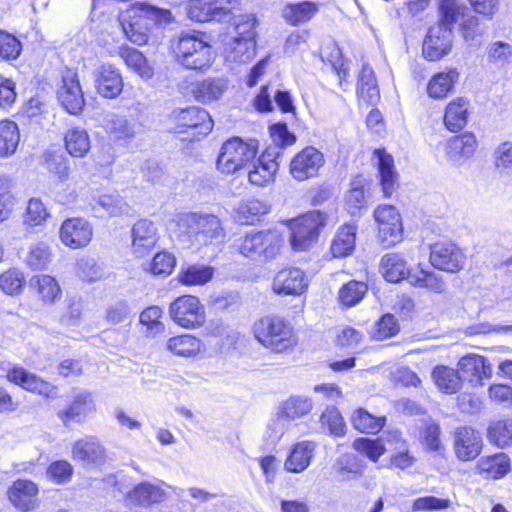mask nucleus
<instances>
[{
    "instance_id": "nucleus-18",
    "label": "nucleus",
    "mask_w": 512,
    "mask_h": 512,
    "mask_svg": "<svg viewBox=\"0 0 512 512\" xmlns=\"http://www.w3.org/2000/svg\"><path fill=\"white\" fill-rule=\"evenodd\" d=\"M461 377L467 380L472 386H482L485 380L492 376V366L483 356L478 354H467L458 362Z\"/></svg>"
},
{
    "instance_id": "nucleus-8",
    "label": "nucleus",
    "mask_w": 512,
    "mask_h": 512,
    "mask_svg": "<svg viewBox=\"0 0 512 512\" xmlns=\"http://www.w3.org/2000/svg\"><path fill=\"white\" fill-rule=\"evenodd\" d=\"M171 319L185 329H196L206 321L205 307L196 296L184 295L175 299L169 306Z\"/></svg>"
},
{
    "instance_id": "nucleus-26",
    "label": "nucleus",
    "mask_w": 512,
    "mask_h": 512,
    "mask_svg": "<svg viewBox=\"0 0 512 512\" xmlns=\"http://www.w3.org/2000/svg\"><path fill=\"white\" fill-rule=\"evenodd\" d=\"M38 488L29 480H17L8 490L10 502L19 510L29 511L34 508Z\"/></svg>"
},
{
    "instance_id": "nucleus-44",
    "label": "nucleus",
    "mask_w": 512,
    "mask_h": 512,
    "mask_svg": "<svg viewBox=\"0 0 512 512\" xmlns=\"http://www.w3.org/2000/svg\"><path fill=\"white\" fill-rule=\"evenodd\" d=\"M221 8L214 6L213 0H191L188 8V16L197 22L221 21L219 12Z\"/></svg>"
},
{
    "instance_id": "nucleus-60",
    "label": "nucleus",
    "mask_w": 512,
    "mask_h": 512,
    "mask_svg": "<svg viewBox=\"0 0 512 512\" xmlns=\"http://www.w3.org/2000/svg\"><path fill=\"white\" fill-rule=\"evenodd\" d=\"M25 284L23 273L17 269H10L0 275V288L9 295L18 294Z\"/></svg>"
},
{
    "instance_id": "nucleus-9",
    "label": "nucleus",
    "mask_w": 512,
    "mask_h": 512,
    "mask_svg": "<svg viewBox=\"0 0 512 512\" xmlns=\"http://www.w3.org/2000/svg\"><path fill=\"white\" fill-rule=\"evenodd\" d=\"M378 223V237L385 247H391L400 241L402 223L400 214L392 205H380L374 212Z\"/></svg>"
},
{
    "instance_id": "nucleus-29",
    "label": "nucleus",
    "mask_w": 512,
    "mask_h": 512,
    "mask_svg": "<svg viewBox=\"0 0 512 512\" xmlns=\"http://www.w3.org/2000/svg\"><path fill=\"white\" fill-rule=\"evenodd\" d=\"M165 497V491L159 485L150 482H141L127 493L130 503L141 507L160 503Z\"/></svg>"
},
{
    "instance_id": "nucleus-39",
    "label": "nucleus",
    "mask_w": 512,
    "mask_h": 512,
    "mask_svg": "<svg viewBox=\"0 0 512 512\" xmlns=\"http://www.w3.org/2000/svg\"><path fill=\"white\" fill-rule=\"evenodd\" d=\"M256 51V43L253 39L233 38L228 43L226 58L229 61L236 63H246L253 59Z\"/></svg>"
},
{
    "instance_id": "nucleus-19",
    "label": "nucleus",
    "mask_w": 512,
    "mask_h": 512,
    "mask_svg": "<svg viewBox=\"0 0 512 512\" xmlns=\"http://www.w3.org/2000/svg\"><path fill=\"white\" fill-rule=\"evenodd\" d=\"M312 409V403L305 397H290L279 407L277 419L269 426L274 430V437L280 438L284 434V420H295L301 418Z\"/></svg>"
},
{
    "instance_id": "nucleus-14",
    "label": "nucleus",
    "mask_w": 512,
    "mask_h": 512,
    "mask_svg": "<svg viewBox=\"0 0 512 512\" xmlns=\"http://www.w3.org/2000/svg\"><path fill=\"white\" fill-rule=\"evenodd\" d=\"M7 379L21 386L23 389L37 393L46 398H57L58 388L50 382L44 381L37 375L28 372L22 367L14 366L7 372Z\"/></svg>"
},
{
    "instance_id": "nucleus-15",
    "label": "nucleus",
    "mask_w": 512,
    "mask_h": 512,
    "mask_svg": "<svg viewBox=\"0 0 512 512\" xmlns=\"http://www.w3.org/2000/svg\"><path fill=\"white\" fill-rule=\"evenodd\" d=\"M59 236L65 246L78 249L90 243L93 229L91 224L83 218H69L62 223Z\"/></svg>"
},
{
    "instance_id": "nucleus-55",
    "label": "nucleus",
    "mask_w": 512,
    "mask_h": 512,
    "mask_svg": "<svg viewBox=\"0 0 512 512\" xmlns=\"http://www.w3.org/2000/svg\"><path fill=\"white\" fill-rule=\"evenodd\" d=\"M399 329L395 316L385 314L372 326L369 333L374 340L381 341L395 336Z\"/></svg>"
},
{
    "instance_id": "nucleus-34",
    "label": "nucleus",
    "mask_w": 512,
    "mask_h": 512,
    "mask_svg": "<svg viewBox=\"0 0 512 512\" xmlns=\"http://www.w3.org/2000/svg\"><path fill=\"white\" fill-rule=\"evenodd\" d=\"M315 446L312 441H302L295 444L285 462V468L293 473L304 471L310 464Z\"/></svg>"
},
{
    "instance_id": "nucleus-61",
    "label": "nucleus",
    "mask_w": 512,
    "mask_h": 512,
    "mask_svg": "<svg viewBox=\"0 0 512 512\" xmlns=\"http://www.w3.org/2000/svg\"><path fill=\"white\" fill-rule=\"evenodd\" d=\"M353 447L374 462L386 451L385 446L379 439L358 438L354 441Z\"/></svg>"
},
{
    "instance_id": "nucleus-59",
    "label": "nucleus",
    "mask_w": 512,
    "mask_h": 512,
    "mask_svg": "<svg viewBox=\"0 0 512 512\" xmlns=\"http://www.w3.org/2000/svg\"><path fill=\"white\" fill-rule=\"evenodd\" d=\"M490 438L501 447L512 444V420L504 419L493 423L489 429Z\"/></svg>"
},
{
    "instance_id": "nucleus-52",
    "label": "nucleus",
    "mask_w": 512,
    "mask_h": 512,
    "mask_svg": "<svg viewBox=\"0 0 512 512\" xmlns=\"http://www.w3.org/2000/svg\"><path fill=\"white\" fill-rule=\"evenodd\" d=\"M51 258L50 246L45 242H37L31 245L26 263L33 270H44L50 264Z\"/></svg>"
},
{
    "instance_id": "nucleus-4",
    "label": "nucleus",
    "mask_w": 512,
    "mask_h": 512,
    "mask_svg": "<svg viewBox=\"0 0 512 512\" xmlns=\"http://www.w3.org/2000/svg\"><path fill=\"white\" fill-rule=\"evenodd\" d=\"M177 62L186 69L204 70L213 62L211 45L199 33H182L173 46Z\"/></svg>"
},
{
    "instance_id": "nucleus-47",
    "label": "nucleus",
    "mask_w": 512,
    "mask_h": 512,
    "mask_svg": "<svg viewBox=\"0 0 512 512\" xmlns=\"http://www.w3.org/2000/svg\"><path fill=\"white\" fill-rule=\"evenodd\" d=\"M318 11L313 2L289 4L283 10L284 18L292 25H298L309 21Z\"/></svg>"
},
{
    "instance_id": "nucleus-53",
    "label": "nucleus",
    "mask_w": 512,
    "mask_h": 512,
    "mask_svg": "<svg viewBox=\"0 0 512 512\" xmlns=\"http://www.w3.org/2000/svg\"><path fill=\"white\" fill-rule=\"evenodd\" d=\"M35 281L37 291L45 303H54L61 297V288L57 280L46 274L36 276L32 279Z\"/></svg>"
},
{
    "instance_id": "nucleus-13",
    "label": "nucleus",
    "mask_w": 512,
    "mask_h": 512,
    "mask_svg": "<svg viewBox=\"0 0 512 512\" xmlns=\"http://www.w3.org/2000/svg\"><path fill=\"white\" fill-rule=\"evenodd\" d=\"M430 262L436 269L456 273L464 268L465 255L454 243H436L431 247Z\"/></svg>"
},
{
    "instance_id": "nucleus-45",
    "label": "nucleus",
    "mask_w": 512,
    "mask_h": 512,
    "mask_svg": "<svg viewBox=\"0 0 512 512\" xmlns=\"http://www.w3.org/2000/svg\"><path fill=\"white\" fill-rule=\"evenodd\" d=\"M19 141L20 134L16 123L8 120L0 122V155L9 156L13 154Z\"/></svg>"
},
{
    "instance_id": "nucleus-56",
    "label": "nucleus",
    "mask_w": 512,
    "mask_h": 512,
    "mask_svg": "<svg viewBox=\"0 0 512 512\" xmlns=\"http://www.w3.org/2000/svg\"><path fill=\"white\" fill-rule=\"evenodd\" d=\"M269 210L270 206L265 201L259 199H248L239 205L237 212L239 219L249 224L257 217L267 214Z\"/></svg>"
},
{
    "instance_id": "nucleus-62",
    "label": "nucleus",
    "mask_w": 512,
    "mask_h": 512,
    "mask_svg": "<svg viewBox=\"0 0 512 512\" xmlns=\"http://www.w3.org/2000/svg\"><path fill=\"white\" fill-rule=\"evenodd\" d=\"M48 217L49 213L47 208L40 199L32 198L29 200L24 219L27 225L39 226L43 224Z\"/></svg>"
},
{
    "instance_id": "nucleus-54",
    "label": "nucleus",
    "mask_w": 512,
    "mask_h": 512,
    "mask_svg": "<svg viewBox=\"0 0 512 512\" xmlns=\"http://www.w3.org/2000/svg\"><path fill=\"white\" fill-rule=\"evenodd\" d=\"M102 209L109 216H119L128 212V204L118 194H103L95 199V208Z\"/></svg>"
},
{
    "instance_id": "nucleus-42",
    "label": "nucleus",
    "mask_w": 512,
    "mask_h": 512,
    "mask_svg": "<svg viewBox=\"0 0 512 512\" xmlns=\"http://www.w3.org/2000/svg\"><path fill=\"white\" fill-rule=\"evenodd\" d=\"M478 468L492 478H501L510 470V459L504 453L482 457L478 461Z\"/></svg>"
},
{
    "instance_id": "nucleus-7",
    "label": "nucleus",
    "mask_w": 512,
    "mask_h": 512,
    "mask_svg": "<svg viewBox=\"0 0 512 512\" xmlns=\"http://www.w3.org/2000/svg\"><path fill=\"white\" fill-rule=\"evenodd\" d=\"M325 215L320 211H310L293 220L290 225L291 245L294 250L304 251L317 240L320 229L325 225Z\"/></svg>"
},
{
    "instance_id": "nucleus-17",
    "label": "nucleus",
    "mask_w": 512,
    "mask_h": 512,
    "mask_svg": "<svg viewBox=\"0 0 512 512\" xmlns=\"http://www.w3.org/2000/svg\"><path fill=\"white\" fill-rule=\"evenodd\" d=\"M132 252L142 258L152 252L159 236L155 224L147 219L137 221L131 229Z\"/></svg>"
},
{
    "instance_id": "nucleus-64",
    "label": "nucleus",
    "mask_w": 512,
    "mask_h": 512,
    "mask_svg": "<svg viewBox=\"0 0 512 512\" xmlns=\"http://www.w3.org/2000/svg\"><path fill=\"white\" fill-rule=\"evenodd\" d=\"M494 165L501 173L512 168V141L500 143L494 150Z\"/></svg>"
},
{
    "instance_id": "nucleus-31",
    "label": "nucleus",
    "mask_w": 512,
    "mask_h": 512,
    "mask_svg": "<svg viewBox=\"0 0 512 512\" xmlns=\"http://www.w3.org/2000/svg\"><path fill=\"white\" fill-rule=\"evenodd\" d=\"M228 88V80L223 77L207 78L197 82L192 93L197 101L209 103L218 100Z\"/></svg>"
},
{
    "instance_id": "nucleus-57",
    "label": "nucleus",
    "mask_w": 512,
    "mask_h": 512,
    "mask_svg": "<svg viewBox=\"0 0 512 512\" xmlns=\"http://www.w3.org/2000/svg\"><path fill=\"white\" fill-rule=\"evenodd\" d=\"M367 285L364 282L349 281L339 291V299L341 303L347 307L358 304L367 292Z\"/></svg>"
},
{
    "instance_id": "nucleus-49",
    "label": "nucleus",
    "mask_w": 512,
    "mask_h": 512,
    "mask_svg": "<svg viewBox=\"0 0 512 512\" xmlns=\"http://www.w3.org/2000/svg\"><path fill=\"white\" fill-rule=\"evenodd\" d=\"M409 282L414 286L426 288L437 294L444 292L446 287L445 281L441 275L424 269L410 276Z\"/></svg>"
},
{
    "instance_id": "nucleus-2",
    "label": "nucleus",
    "mask_w": 512,
    "mask_h": 512,
    "mask_svg": "<svg viewBox=\"0 0 512 512\" xmlns=\"http://www.w3.org/2000/svg\"><path fill=\"white\" fill-rule=\"evenodd\" d=\"M257 341L273 353H286L298 343L292 325L278 316H265L253 325Z\"/></svg>"
},
{
    "instance_id": "nucleus-25",
    "label": "nucleus",
    "mask_w": 512,
    "mask_h": 512,
    "mask_svg": "<svg viewBox=\"0 0 512 512\" xmlns=\"http://www.w3.org/2000/svg\"><path fill=\"white\" fill-rule=\"evenodd\" d=\"M95 410L96 404L92 394L81 392L75 395L70 405L66 409L60 410L57 415L64 424H67L69 421H81Z\"/></svg>"
},
{
    "instance_id": "nucleus-37",
    "label": "nucleus",
    "mask_w": 512,
    "mask_h": 512,
    "mask_svg": "<svg viewBox=\"0 0 512 512\" xmlns=\"http://www.w3.org/2000/svg\"><path fill=\"white\" fill-rule=\"evenodd\" d=\"M459 77L456 69L447 72H440L434 75L428 83L427 92L431 98L440 99L452 91L455 82Z\"/></svg>"
},
{
    "instance_id": "nucleus-32",
    "label": "nucleus",
    "mask_w": 512,
    "mask_h": 512,
    "mask_svg": "<svg viewBox=\"0 0 512 512\" xmlns=\"http://www.w3.org/2000/svg\"><path fill=\"white\" fill-rule=\"evenodd\" d=\"M105 129L114 141H126L136 135V124L124 115L108 114L105 119Z\"/></svg>"
},
{
    "instance_id": "nucleus-38",
    "label": "nucleus",
    "mask_w": 512,
    "mask_h": 512,
    "mask_svg": "<svg viewBox=\"0 0 512 512\" xmlns=\"http://www.w3.org/2000/svg\"><path fill=\"white\" fill-rule=\"evenodd\" d=\"M356 227L346 224L341 226L331 244V252L334 257H345L352 253L355 247Z\"/></svg>"
},
{
    "instance_id": "nucleus-58",
    "label": "nucleus",
    "mask_w": 512,
    "mask_h": 512,
    "mask_svg": "<svg viewBox=\"0 0 512 512\" xmlns=\"http://www.w3.org/2000/svg\"><path fill=\"white\" fill-rule=\"evenodd\" d=\"M162 309L159 306H150L140 314V323L146 327V333L155 336L164 332L165 325L160 321Z\"/></svg>"
},
{
    "instance_id": "nucleus-27",
    "label": "nucleus",
    "mask_w": 512,
    "mask_h": 512,
    "mask_svg": "<svg viewBox=\"0 0 512 512\" xmlns=\"http://www.w3.org/2000/svg\"><path fill=\"white\" fill-rule=\"evenodd\" d=\"M477 148V140L474 134L466 132L451 137L446 144L448 158L456 163L462 162L473 156Z\"/></svg>"
},
{
    "instance_id": "nucleus-20",
    "label": "nucleus",
    "mask_w": 512,
    "mask_h": 512,
    "mask_svg": "<svg viewBox=\"0 0 512 512\" xmlns=\"http://www.w3.org/2000/svg\"><path fill=\"white\" fill-rule=\"evenodd\" d=\"M279 151L276 147H268L259 157L252 169L248 171L249 182L253 185L263 186L271 181L279 167Z\"/></svg>"
},
{
    "instance_id": "nucleus-23",
    "label": "nucleus",
    "mask_w": 512,
    "mask_h": 512,
    "mask_svg": "<svg viewBox=\"0 0 512 512\" xmlns=\"http://www.w3.org/2000/svg\"><path fill=\"white\" fill-rule=\"evenodd\" d=\"M128 17L130 18L129 21L124 15L120 18V24L127 39L139 46L146 44L152 27L141 9L139 7L132 8Z\"/></svg>"
},
{
    "instance_id": "nucleus-28",
    "label": "nucleus",
    "mask_w": 512,
    "mask_h": 512,
    "mask_svg": "<svg viewBox=\"0 0 512 512\" xmlns=\"http://www.w3.org/2000/svg\"><path fill=\"white\" fill-rule=\"evenodd\" d=\"M470 102L468 99L459 97L450 101L446 107L444 124L451 132L462 130L469 118Z\"/></svg>"
},
{
    "instance_id": "nucleus-33",
    "label": "nucleus",
    "mask_w": 512,
    "mask_h": 512,
    "mask_svg": "<svg viewBox=\"0 0 512 512\" xmlns=\"http://www.w3.org/2000/svg\"><path fill=\"white\" fill-rule=\"evenodd\" d=\"M374 154L378 159V170L383 193L385 197H390L395 190L398 178L393 157L381 149H377Z\"/></svg>"
},
{
    "instance_id": "nucleus-43",
    "label": "nucleus",
    "mask_w": 512,
    "mask_h": 512,
    "mask_svg": "<svg viewBox=\"0 0 512 512\" xmlns=\"http://www.w3.org/2000/svg\"><path fill=\"white\" fill-rule=\"evenodd\" d=\"M64 140L66 150L73 157H84L90 150V139L84 129L68 130Z\"/></svg>"
},
{
    "instance_id": "nucleus-36",
    "label": "nucleus",
    "mask_w": 512,
    "mask_h": 512,
    "mask_svg": "<svg viewBox=\"0 0 512 512\" xmlns=\"http://www.w3.org/2000/svg\"><path fill=\"white\" fill-rule=\"evenodd\" d=\"M432 378L438 389L446 394L457 393L462 386L460 372L448 366H436Z\"/></svg>"
},
{
    "instance_id": "nucleus-12",
    "label": "nucleus",
    "mask_w": 512,
    "mask_h": 512,
    "mask_svg": "<svg viewBox=\"0 0 512 512\" xmlns=\"http://www.w3.org/2000/svg\"><path fill=\"white\" fill-rule=\"evenodd\" d=\"M57 97L70 114L77 115L82 112L85 99L76 72L67 70L62 75V84L57 90Z\"/></svg>"
},
{
    "instance_id": "nucleus-41",
    "label": "nucleus",
    "mask_w": 512,
    "mask_h": 512,
    "mask_svg": "<svg viewBox=\"0 0 512 512\" xmlns=\"http://www.w3.org/2000/svg\"><path fill=\"white\" fill-rule=\"evenodd\" d=\"M357 93L359 97L369 104H375L379 99V89L373 70L368 66L362 67Z\"/></svg>"
},
{
    "instance_id": "nucleus-22",
    "label": "nucleus",
    "mask_w": 512,
    "mask_h": 512,
    "mask_svg": "<svg viewBox=\"0 0 512 512\" xmlns=\"http://www.w3.org/2000/svg\"><path fill=\"white\" fill-rule=\"evenodd\" d=\"M482 449V438L479 433L470 427L457 428L454 433V450L456 456L462 461L476 458Z\"/></svg>"
},
{
    "instance_id": "nucleus-11",
    "label": "nucleus",
    "mask_w": 512,
    "mask_h": 512,
    "mask_svg": "<svg viewBox=\"0 0 512 512\" xmlns=\"http://www.w3.org/2000/svg\"><path fill=\"white\" fill-rule=\"evenodd\" d=\"M324 162L323 154L315 147L308 146L292 158L290 174L297 181H305L317 176Z\"/></svg>"
},
{
    "instance_id": "nucleus-1",
    "label": "nucleus",
    "mask_w": 512,
    "mask_h": 512,
    "mask_svg": "<svg viewBox=\"0 0 512 512\" xmlns=\"http://www.w3.org/2000/svg\"><path fill=\"white\" fill-rule=\"evenodd\" d=\"M440 22L429 28L423 43V55L430 61H437L447 55L452 47L453 25L459 19L456 0H439Z\"/></svg>"
},
{
    "instance_id": "nucleus-5",
    "label": "nucleus",
    "mask_w": 512,
    "mask_h": 512,
    "mask_svg": "<svg viewBox=\"0 0 512 512\" xmlns=\"http://www.w3.org/2000/svg\"><path fill=\"white\" fill-rule=\"evenodd\" d=\"M258 153V141H243L239 137L227 140L217 158V169L227 175L235 174L250 166Z\"/></svg>"
},
{
    "instance_id": "nucleus-30",
    "label": "nucleus",
    "mask_w": 512,
    "mask_h": 512,
    "mask_svg": "<svg viewBox=\"0 0 512 512\" xmlns=\"http://www.w3.org/2000/svg\"><path fill=\"white\" fill-rule=\"evenodd\" d=\"M380 270L388 282L396 283L405 278L409 280V267L403 256L399 253H387L381 258Z\"/></svg>"
},
{
    "instance_id": "nucleus-50",
    "label": "nucleus",
    "mask_w": 512,
    "mask_h": 512,
    "mask_svg": "<svg viewBox=\"0 0 512 512\" xmlns=\"http://www.w3.org/2000/svg\"><path fill=\"white\" fill-rule=\"evenodd\" d=\"M459 8V18L461 17V31L462 35L466 40H474L476 37L484 33V27L481 24L479 18L473 15L469 9L457 2Z\"/></svg>"
},
{
    "instance_id": "nucleus-35",
    "label": "nucleus",
    "mask_w": 512,
    "mask_h": 512,
    "mask_svg": "<svg viewBox=\"0 0 512 512\" xmlns=\"http://www.w3.org/2000/svg\"><path fill=\"white\" fill-rule=\"evenodd\" d=\"M166 350L175 356L193 357L197 355L203 347L202 341L190 334H182L170 337L166 341Z\"/></svg>"
},
{
    "instance_id": "nucleus-40",
    "label": "nucleus",
    "mask_w": 512,
    "mask_h": 512,
    "mask_svg": "<svg viewBox=\"0 0 512 512\" xmlns=\"http://www.w3.org/2000/svg\"><path fill=\"white\" fill-rule=\"evenodd\" d=\"M118 54L125 64L142 78L149 79L153 76L152 68L148 65L144 55L138 50L128 46H121L119 47Z\"/></svg>"
},
{
    "instance_id": "nucleus-63",
    "label": "nucleus",
    "mask_w": 512,
    "mask_h": 512,
    "mask_svg": "<svg viewBox=\"0 0 512 512\" xmlns=\"http://www.w3.org/2000/svg\"><path fill=\"white\" fill-rule=\"evenodd\" d=\"M512 58V47L508 43L495 42L489 47L488 60L497 67L504 68Z\"/></svg>"
},
{
    "instance_id": "nucleus-21",
    "label": "nucleus",
    "mask_w": 512,
    "mask_h": 512,
    "mask_svg": "<svg viewBox=\"0 0 512 512\" xmlns=\"http://www.w3.org/2000/svg\"><path fill=\"white\" fill-rule=\"evenodd\" d=\"M72 457L74 460L94 466H101L108 460L106 448L94 436H87L76 441L72 448Z\"/></svg>"
},
{
    "instance_id": "nucleus-24",
    "label": "nucleus",
    "mask_w": 512,
    "mask_h": 512,
    "mask_svg": "<svg viewBox=\"0 0 512 512\" xmlns=\"http://www.w3.org/2000/svg\"><path fill=\"white\" fill-rule=\"evenodd\" d=\"M97 92L109 99L116 98L123 90V79L119 70L110 64H102L95 71Z\"/></svg>"
},
{
    "instance_id": "nucleus-10",
    "label": "nucleus",
    "mask_w": 512,
    "mask_h": 512,
    "mask_svg": "<svg viewBox=\"0 0 512 512\" xmlns=\"http://www.w3.org/2000/svg\"><path fill=\"white\" fill-rule=\"evenodd\" d=\"M172 117L179 132H186V129L195 130L194 136H206L213 128V121L209 113L199 107H188L176 109Z\"/></svg>"
},
{
    "instance_id": "nucleus-16",
    "label": "nucleus",
    "mask_w": 512,
    "mask_h": 512,
    "mask_svg": "<svg viewBox=\"0 0 512 512\" xmlns=\"http://www.w3.org/2000/svg\"><path fill=\"white\" fill-rule=\"evenodd\" d=\"M308 288V278L299 268H284L273 279L272 289L279 295H301Z\"/></svg>"
},
{
    "instance_id": "nucleus-6",
    "label": "nucleus",
    "mask_w": 512,
    "mask_h": 512,
    "mask_svg": "<svg viewBox=\"0 0 512 512\" xmlns=\"http://www.w3.org/2000/svg\"><path fill=\"white\" fill-rule=\"evenodd\" d=\"M283 238L276 230H264L245 235L239 251L247 258L267 261L276 258L283 246Z\"/></svg>"
},
{
    "instance_id": "nucleus-48",
    "label": "nucleus",
    "mask_w": 512,
    "mask_h": 512,
    "mask_svg": "<svg viewBox=\"0 0 512 512\" xmlns=\"http://www.w3.org/2000/svg\"><path fill=\"white\" fill-rule=\"evenodd\" d=\"M213 268L206 265H190L182 268L178 276L184 285H203L213 277Z\"/></svg>"
},
{
    "instance_id": "nucleus-46",
    "label": "nucleus",
    "mask_w": 512,
    "mask_h": 512,
    "mask_svg": "<svg viewBox=\"0 0 512 512\" xmlns=\"http://www.w3.org/2000/svg\"><path fill=\"white\" fill-rule=\"evenodd\" d=\"M352 424L355 429L366 434H375L379 432L384 424L385 417H376L370 414L368 411L359 408L352 415Z\"/></svg>"
},
{
    "instance_id": "nucleus-3",
    "label": "nucleus",
    "mask_w": 512,
    "mask_h": 512,
    "mask_svg": "<svg viewBox=\"0 0 512 512\" xmlns=\"http://www.w3.org/2000/svg\"><path fill=\"white\" fill-rule=\"evenodd\" d=\"M179 236L195 246L219 242L223 238V228L218 217L186 213L178 217Z\"/></svg>"
},
{
    "instance_id": "nucleus-51",
    "label": "nucleus",
    "mask_w": 512,
    "mask_h": 512,
    "mask_svg": "<svg viewBox=\"0 0 512 512\" xmlns=\"http://www.w3.org/2000/svg\"><path fill=\"white\" fill-rule=\"evenodd\" d=\"M367 180L362 175H357L351 182V188L346 195V207L351 214L358 213L365 204L364 187Z\"/></svg>"
}]
</instances>
